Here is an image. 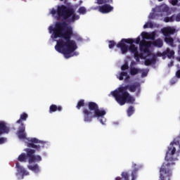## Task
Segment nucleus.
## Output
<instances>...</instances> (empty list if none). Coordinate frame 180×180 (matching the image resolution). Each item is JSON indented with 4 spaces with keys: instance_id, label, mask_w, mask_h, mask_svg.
Instances as JSON below:
<instances>
[{
    "instance_id": "f257e3e1",
    "label": "nucleus",
    "mask_w": 180,
    "mask_h": 180,
    "mask_svg": "<svg viewBox=\"0 0 180 180\" xmlns=\"http://www.w3.org/2000/svg\"><path fill=\"white\" fill-rule=\"evenodd\" d=\"M48 30L49 34H52L53 39L62 38L56 40L55 50L64 54L66 58H70L71 57L70 54L77 49L76 41L71 39L72 37L74 36L77 41H83V39L78 34H73L72 27L68 26V23L65 22H56L55 27L51 25Z\"/></svg>"
},
{
    "instance_id": "f03ea898",
    "label": "nucleus",
    "mask_w": 180,
    "mask_h": 180,
    "mask_svg": "<svg viewBox=\"0 0 180 180\" xmlns=\"http://www.w3.org/2000/svg\"><path fill=\"white\" fill-rule=\"evenodd\" d=\"M46 144V142L39 141L36 138L31 139V140L28 141L27 143V147L32 148L35 150L25 148L24 151H25L27 154L21 153L17 160L21 162H27L28 160V163L30 164L40 162L42 160L41 157L40 155H35L34 154L36 151L40 152L43 148H44Z\"/></svg>"
},
{
    "instance_id": "7ed1b4c3",
    "label": "nucleus",
    "mask_w": 180,
    "mask_h": 180,
    "mask_svg": "<svg viewBox=\"0 0 180 180\" xmlns=\"http://www.w3.org/2000/svg\"><path fill=\"white\" fill-rule=\"evenodd\" d=\"M141 84L139 83H134V84H127V86H120L116 90L111 91V95L114 97L115 101L122 106L126 103L133 104L135 102V98L130 95V92H136V89L139 88Z\"/></svg>"
},
{
    "instance_id": "20e7f679",
    "label": "nucleus",
    "mask_w": 180,
    "mask_h": 180,
    "mask_svg": "<svg viewBox=\"0 0 180 180\" xmlns=\"http://www.w3.org/2000/svg\"><path fill=\"white\" fill-rule=\"evenodd\" d=\"M87 107L88 108H82L84 122H91L94 118L103 117L106 115L105 110H100L98 105L94 101H89Z\"/></svg>"
},
{
    "instance_id": "39448f33",
    "label": "nucleus",
    "mask_w": 180,
    "mask_h": 180,
    "mask_svg": "<svg viewBox=\"0 0 180 180\" xmlns=\"http://www.w3.org/2000/svg\"><path fill=\"white\" fill-rule=\"evenodd\" d=\"M176 153V148H169L168 152L166 153L165 160L167 162L162 164L160 168V180H171V176H172V172L171 170V165H174L173 162L174 158L172 157H169V155H173Z\"/></svg>"
},
{
    "instance_id": "423d86ee",
    "label": "nucleus",
    "mask_w": 180,
    "mask_h": 180,
    "mask_svg": "<svg viewBox=\"0 0 180 180\" xmlns=\"http://www.w3.org/2000/svg\"><path fill=\"white\" fill-rule=\"evenodd\" d=\"M58 16L63 18L69 23L74 22L79 19V15L75 14V10L72 8L68 7L65 5L58 6Z\"/></svg>"
},
{
    "instance_id": "0eeeda50",
    "label": "nucleus",
    "mask_w": 180,
    "mask_h": 180,
    "mask_svg": "<svg viewBox=\"0 0 180 180\" xmlns=\"http://www.w3.org/2000/svg\"><path fill=\"white\" fill-rule=\"evenodd\" d=\"M161 32L164 36H165L164 41L169 46H173L174 39L171 37L176 32L175 28L173 27H164L161 30Z\"/></svg>"
},
{
    "instance_id": "6e6552de",
    "label": "nucleus",
    "mask_w": 180,
    "mask_h": 180,
    "mask_svg": "<svg viewBox=\"0 0 180 180\" xmlns=\"http://www.w3.org/2000/svg\"><path fill=\"white\" fill-rule=\"evenodd\" d=\"M125 43L131 45L135 43V40L131 38H123L116 44L117 48L120 49L122 54H125L129 51V46L127 45Z\"/></svg>"
},
{
    "instance_id": "1a4fd4ad",
    "label": "nucleus",
    "mask_w": 180,
    "mask_h": 180,
    "mask_svg": "<svg viewBox=\"0 0 180 180\" xmlns=\"http://www.w3.org/2000/svg\"><path fill=\"white\" fill-rule=\"evenodd\" d=\"M151 41H146L145 39H143L139 44V50L141 52H143L144 53H150V48L151 47Z\"/></svg>"
},
{
    "instance_id": "9d476101",
    "label": "nucleus",
    "mask_w": 180,
    "mask_h": 180,
    "mask_svg": "<svg viewBox=\"0 0 180 180\" xmlns=\"http://www.w3.org/2000/svg\"><path fill=\"white\" fill-rule=\"evenodd\" d=\"M114 8L109 4H105L99 7V12L103 14H107L113 11Z\"/></svg>"
},
{
    "instance_id": "9b49d317",
    "label": "nucleus",
    "mask_w": 180,
    "mask_h": 180,
    "mask_svg": "<svg viewBox=\"0 0 180 180\" xmlns=\"http://www.w3.org/2000/svg\"><path fill=\"white\" fill-rule=\"evenodd\" d=\"M17 136L20 139H26L25 125L21 124V126L18 127V131H17Z\"/></svg>"
},
{
    "instance_id": "f8f14e48",
    "label": "nucleus",
    "mask_w": 180,
    "mask_h": 180,
    "mask_svg": "<svg viewBox=\"0 0 180 180\" xmlns=\"http://www.w3.org/2000/svg\"><path fill=\"white\" fill-rule=\"evenodd\" d=\"M15 168H17V172H18V173H20L22 175V179H23L24 176L29 175V172H27L25 169V168L20 165V164L19 162H17V164H15Z\"/></svg>"
},
{
    "instance_id": "ddd939ff",
    "label": "nucleus",
    "mask_w": 180,
    "mask_h": 180,
    "mask_svg": "<svg viewBox=\"0 0 180 180\" xmlns=\"http://www.w3.org/2000/svg\"><path fill=\"white\" fill-rule=\"evenodd\" d=\"M124 77H125V79L124 80ZM118 79L120 81H123L127 83L129 81L130 79V76L129 75H128L127 72H120L119 77H118Z\"/></svg>"
},
{
    "instance_id": "4468645a",
    "label": "nucleus",
    "mask_w": 180,
    "mask_h": 180,
    "mask_svg": "<svg viewBox=\"0 0 180 180\" xmlns=\"http://www.w3.org/2000/svg\"><path fill=\"white\" fill-rule=\"evenodd\" d=\"M10 129L8 127H6L5 122H0V136L4 134H8Z\"/></svg>"
},
{
    "instance_id": "2eb2a0df",
    "label": "nucleus",
    "mask_w": 180,
    "mask_h": 180,
    "mask_svg": "<svg viewBox=\"0 0 180 180\" xmlns=\"http://www.w3.org/2000/svg\"><path fill=\"white\" fill-rule=\"evenodd\" d=\"M63 110V107L61 105H56V104H51L49 106V113H53L56 111L61 112Z\"/></svg>"
},
{
    "instance_id": "dca6fc26",
    "label": "nucleus",
    "mask_w": 180,
    "mask_h": 180,
    "mask_svg": "<svg viewBox=\"0 0 180 180\" xmlns=\"http://www.w3.org/2000/svg\"><path fill=\"white\" fill-rule=\"evenodd\" d=\"M121 177L117 176L115 179V180H130L129 179V173L128 172H123L121 173Z\"/></svg>"
},
{
    "instance_id": "f3484780",
    "label": "nucleus",
    "mask_w": 180,
    "mask_h": 180,
    "mask_svg": "<svg viewBox=\"0 0 180 180\" xmlns=\"http://www.w3.org/2000/svg\"><path fill=\"white\" fill-rule=\"evenodd\" d=\"M136 165L134 164L133 167L134 169L131 172V180H136L138 177L139 168H136Z\"/></svg>"
},
{
    "instance_id": "a211bd4d",
    "label": "nucleus",
    "mask_w": 180,
    "mask_h": 180,
    "mask_svg": "<svg viewBox=\"0 0 180 180\" xmlns=\"http://www.w3.org/2000/svg\"><path fill=\"white\" fill-rule=\"evenodd\" d=\"M151 43L153 46H155L158 48H162L163 46V40L160 38H158L154 40Z\"/></svg>"
},
{
    "instance_id": "6ab92c4d",
    "label": "nucleus",
    "mask_w": 180,
    "mask_h": 180,
    "mask_svg": "<svg viewBox=\"0 0 180 180\" xmlns=\"http://www.w3.org/2000/svg\"><path fill=\"white\" fill-rule=\"evenodd\" d=\"M128 51H129L130 53H133L134 56H135L138 52V46H136L135 44H130L128 46Z\"/></svg>"
},
{
    "instance_id": "aec40b11",
    "label": "nucleus",
    "mask_w": 180,
    "mask_h": 180,
    "mask_svg": "<svg viewBox=\"0 0 180 180\" xmlns=\"http://www.w3.org/2000/svg\"><path fill=\"white\" fill-rule=\"evenodd\" d=\"M163 54L165 56H167L168 58H172L174 57L175 52H174V50H171L169 49H166V51H165L163 52Z\"/></svg>"
},
{
    "instance_id": "412c9836",
    "label": "nucleus",
    "mask_w": 180,
    "mask_h": 180,
    "mask_svg": "<svg viewBox=\"0 0 180 180\" xmlns=\"http://www.w3.org/2000/svg\"><path fill=\"white\" fill-rule=\"evenodd\" d=\"M156 63V59L155 58H146L144 60V65L146 66H149L153 64H155Z\"/></svg>"
},
{
    "instance_id": "4be33fe9",
    "label": "nucleus",
    "mask_w": 180,
    "mask_h": 180,
    "mask_svg": "<svg viewBox=\"0 0 180 180\" xmlns=\"http://www.w3.org/2000/svg\"><path fill=\"white\" fill-rule=\"evenodd\" d=\"M28 118L27 114L26 112H22L21 115H20V120H17V124H23L22 122H25Z\"/></svg>"
},
{
    "instance_id": "5701e85b",
    "label": "nucleus",
    "mask_w": 180,
    "mask_h": 180,
    "mask_svg": "<svg viewBox=\"0 0 180 180\" xmlns=\"http://www.w3.org/2000/svg\"><path fill=\"white\" fill-rule=\"evenodd\" d=\"M28 169L35 172L39 173L40 172V168L37 164H35L34 165H28Z\"/></svg>"
},
{
    "instance_id": "b1692460",
    "label": "nucleus",
    "mask_w": 180,
    "mask_h": 180,
    "mask_svg": "<svg viewBox=\"0 0 180 180\" xmlns=\"http://www.w3.org/2000/svg\"><path fill=\"white\" fill-rule=\"evenodd\" d=\"M141 72V69H137V68H130L129 74L131 76H135Z\"/></svg>"
},
{
    "instance_id": "393cba45",
    "label": "nucleus",
    "mask_w": 180,
    "mask_h": 180,
    "mask_svg": "<svg viewBox=\"0 0 180 180\" xmlns=\"http://www.w3.org/2000/svg\"><path fill=\"white\" fill-rule=\"evenodd\" d=\"M176 15H172L170 17H165L164 18V22H173L175 21Z\"/></svg>"
},
{
    "instance_id": "a878e982",
    "label": "nucleus",
    "mask_w": 180,
    "mask_h": 180,
    "mask_svg": "<svg viewBox=\"0 0 180 180\" xmlns=\"http://www.w3.org/2000/svg\"><path fill=\"white\" fill-rule=\"evenodd\" d=\"M134 58L136 62H139L140 59H144L143 54L142 53H139V51L134 55Z\"/></svg>"
},
{
    "instance_id": "bb28decb",
    "label": "nucleus",
    "mask_w": 180,
    "mask_h": 180,
    "mask_svg": "<svg viewBox=\"0 0 180 180\" xmlns=\"http://www.w3.org/2000/svg\"><path fill=\"white\" fill-rule=\"evenodd\" d=\"M85 106V100H79L77 103L76 108L80 110L82 108Z\"/></svg>"
},
{
    "instance_id": "cd10ccee",
    "label": "nucleus",
    "mask_w": 180,
    "mask_h": 180,
    "mask_svg": "<svg viewBox=\"0 0 180 180\" xmlns=\"http://www.w3.org/2000/svg\"><path fill=\"white\" fill-rule=\"evenodd\" d=\"M135 112L134 107L133 105H129L127 110V113L128 117H131Z\"/></svg>"
},
{
    "instance_id": "c85d7f7f",
    "label": "nucleus",
    "mask_w": 180,
    "mask_h": 180,
    "mask_svg": "<svg viewBox=\"0 0 180 180\" xmlns=\"http://www.w3.org/2000/svg\"><path fill=\"white\" fill-rule=\"evenodd\" d=\"M129 66L128 61H124V64L122 65V66L120 68L122 71L127 70H129Z\"/></svg>"
},
{
    "instance_id": "c756f323",
    "label": "nucleus",
    "mask_w": 180,
    "mask_h": 180,
    "mask_svg": "<svg viewBox=\"0 0 180 180\" xmlns=\"http://www.w3.org/2000/svg\"><path fill=\"white\" fill-rule=\"evenodd\" d=\"M116 45H117V44L114 40L108 41V48L110 49H113Z\"/></svg>"
},
{
    "instance_id": "7c9ffc66",
    "label": "nucleus",
    "mask_w": 180,
    "mask_h": 180,
    "mask_svg": "<svg viewBox=\"0 0 180 180\" xmlns=\"http://www.w3.org/2000/svg\"><path fill=\"white\" fill-rule=\"evenodd\" d=\"M78 13L79 14H82V15H84L86 13V9L84 6H80L79 8H78Z\"/></svg>"
},
{
    "instance_id": "2f4dec72",
    "label": "nucleus",
    "mask_w": 180,
    "mask_h": 180,
    "mask_svg": "<svg viewBox=\"0 0 180 180\" xmlns=\"http://www.w3.org/2000/svg\"><path fill=\"white\" fill-rule=\"evenodd\" d=\"M141 36L142 37V38L143 39H148V32H142L141 33Z\"/></svg>"
},
{
    "instance_id": "473e14b6",
    "label": "nucleus",
    "mask_w": 180,
    "mask_h": 180,
    "mask_svg": "<svg viewBox=\"0 0 180 180\" xmlns=\"http://www.w3.org/2000/svg\"><path fill=\"white\" fill-rule=\"evenodd\" d=\"M141 41H142L141 40V37L139 36V37H136V40L134 41V43L136 44H140L141 43Z\"/></svg>"
},
{
    "instance_id": "72a5a7b5",
    "label": "nucleus",
    "mask_w": 180,
    "mask_h": 180,
    "mask_svg": "<svg viewBox=\"0 0 180 180\" xmlns=\"http://www.w3.org/2000/svg\"><path fill=\"white\" fill-rule=\"evenodd\" d=\"M175 77L177 79H180V69H179L178 70H176V73H175Z\"/></svg>"
},
{
    "instance_id": "f704fd0d",
    "label": "nucleus",
    "mask_w": 180,
    "mask_h": 180,
    "mask_svg": "<svg viewBox=\"0 0 180 180\" xmlns=\"http://www.w3.org/2000/svg\"><path fill=\"white\" fill-rule=\"evenodd\" d=\"M179 0H172L171 4L172 6H176L178 4Z\"/></svg>"
},
{
    "instance_id": "c9c22d12",
    "label": "nucleus",
    "mask_w": 180,
    "mask_h": 180,
    "mask_svg": "<svg viewBox=\"0 0 180 180\" xmlns=\"http://www.w3.org/2000/svg\"><path fill=\"white\" fill-rule=\"evenodd\" d=\"M175 20L176 22H180V13H178L176 16H175Z\"/></svg>"
},
{
    "instance_id": "e433bc0d",
    "label": "nucleus",
    "mask_w": 180,
    "mask_h": 180,
    "mask_svg": "<svg viewBox=\"0 0 180 180\" xmlns=\"http://www.w3.org/2000/svg\"><path fill=\"white\" fill-rule=\"evenodd\" d=\"M100 7H101V6H96L92 7V9L94 11L98 10V11L100 12Z\"/></svg>"
},
{
    "instance_id": "4c0bfd02",
    "label": "nucleus",
    "mask_w": 180,
    "mask_h": 180,
    "mask_svg": "<svg viewBox=\"0 0 180 180\" xmlns=\"http://www.w3.org/2000/svg\"><path fill=\"white\" fill-rule=\"evenodd\" d=\"M56 13H58V10L56 11L55 8H52V10H51V14L54 15Z\"/></svg>"
},
{
    "instance_id": "58836bf2",
    "label": "nucleus",
    "mask_w": 180,
    "mask_h": 180,
    "mask_svg": "<svg viewBox=\"0 0 180 180\" xmlns=\"http://www.w3.org/2000/svg\"><path fill=\"white\" fill-rule=\"evenodd\" d=\"M6 141L5 138H0V145L4 144Z\"/></svg>"
},
{
    "instance_id": "ea45409f",
    "label": "nucleus",
    "mask_w": 180,
    "mask_h": 180,
    "mask_svg": "<svg viewBox=\"0 0 180 180\" xmlns=\"http://www.w3.org/2000/svg\"><path fill=\"white\" fill-rule=\"evenodd\" d=\"M104 4V0H97V4L102 5Z\"/></svg>"
},
{
    "instance_id": "a19ab883",
    "label": "nucleus",
    "mask_w": 180,
    "mask_h": 180,
    "mask_svg": "<svg viewBox=\"0 0 180 180\" xmlns=\"http://www.w3.org/2000/svg\"><path fill=\"white\" fill-rule=\"evenodd\" d=\"M136 63L134 60H131L130 63V66L132 67L134 65H136Z\"/></svg>"
},
{
    "instance_id": "79ce46f5",
    "label": "nucleus",
    "mask_w": 180,
    "mask_h": 180,
    "mask_svg": "<svg viewBox=\"0 0 180 180\" xmlns=\"http://www.w3.org/2000/svg\"><path fill=\"white\" fill-rule=\"evenodd\" d=\"M149 27L148 22H146L143 25V29H147Z\"/></svg>"
},
{
    "instance_id": "37998d69",
    "label": "nucleus",
    "mask_w": 180,
    "mask_h": 180,
    "mask_svg": "<svg viewBox=\"0 0 180 180\" xmlns=\"http://www.w3.org/2000/svg\"><path fill=\"white\" fill-rule=\"evenodd\" d=\"M148 27H150V28H153V24L152 22H148Z\"/></svg>"
},
{
    "instance_id": "c03bdc74",
    "label": "nucleus",
    "mask_w": 180,
    "mask_h": 180,
    "mask_svg": "<svg viewBox=\"0 0 180 180\" xmlns=\"http://www.w3.org/2000/svg\"><path fill=\"white\" fill-rule=\"evenodd\" d=\"M141 76H143V77H146V76H147V73H146V72H143L141 73Z\"/></svg>"
},
{
    "instance_id": "a18cd8bd",
    "label": "nucleus",
    "mask_w": 180,
    "mask_h": 180,
    "mask_svg": "<svg viewBox=\"0 0 180 180\" xmlns=\"http://www.w3.org/2000/svg\"><path fill=\"white\" fill-rule=\"evenodd\" d=\"M174 65V62L171 61L170 64L168 65L169 67H172Z\"/></svg>"
},
{
    "instance_id": "49530a36",
    "label": "nucleus",
    "mask_w": 180,
    "mask_h": 180,
    "mask_svg": "<svg viewBox=\"0 0 180 180\" xmlns=\"http://www.w3.org/2000/svg\"><path fill=\"white\" fill-rule=\"evenodd\" d=\"M100 122H101L102 124H104L103 120H100Z\"/></svg>"
},
{
    "instance_id": "de8ad7c7",
    "label": "nucleus",
    "mask_w": 180,
    "mask_h": 180,
    "mask_svg": "<svg viewBox=\"0 0 180 180\" xmlns=\"http://www.w3.org/2000/svg\"><path fill=\"white\" fill-rule=\"evenodd\" d=\"M151 39H152V40H154V39H155V36H152V37H151Z\"/></svg>"
},
{
    "instance_id": "09e8293b",
    "label": "nucleus",
    "mask_w": 180,
    "mask_h": 180,
    "mask_svg": "<svg viewBox=\"0 0 180 180\" xmlns=\"http://www.w3.org/2000/svg\"><path fill=\"white\" fill-rule=\"evenodd\" d=\"M178 49H179V52L180 53V45H179Z\"/></svg>"
},
{
    "instance_id": "8fccbe9b",
    "label": "nucleus",
    "mask_w": 180,
    "mask_h": 180,
    "mask_svg": "<svg viewBox=\"0 0 180 180\" xmlns=\"http://www.w3.org/2000/svg\"><path fill=\"white\" fill-rule=\"evenodd\" d=\"M150 19H153V15H151V16L150 17Z\"/></svg>"
},
{
    "instance_id": "3c124183",
    "label": "nucleus",
    "mask_w": 180,
    "mask_h": 180,
    "mask_svg": "<svg viewBox=\"0 0 180 180\" xmlns=\"http://www.w3.org/2000/svg\"><path fill=\"white\" fill-rule=\"evenodd\" d=\"M175 83V82H172V84H174Z\"/></svg>"
},
{
    "instance_id": "603ef678",
    "label": "nucleus",
    "mask_w": 180,
    "mask_h": 180,
    "mask_svg": "<svg viewBox=\"0 0 180 180\" xmlns=\"http://www.w3.org/2000/svg\"><path fill=\"white\" fill-rule=\"evenodd\" d=\"M159 1H162V0H159Z\"/></svg>"
},
{
    "instance_id": "864d4df0",
    "label": "nucleus",
    "mask_w": 180,
    "mask_h": 180,
    "mask_svg": "<svg viewBox=\"0 0 180 180\" xmlns=\"http://www.w3.org/2000/svg\"><path fill=\"white\" fill-rule=\"evenodd\" d=\"M64 0H60V1H63Z\"/></svg>"
}]
</instances>
